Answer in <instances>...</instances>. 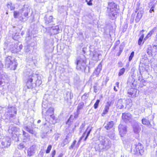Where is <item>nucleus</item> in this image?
I'll return each mask as SVG.
<instances>
[{"mask_svg": "<svg viewBox=\"0 0 157 157\" xmlns=\"http://www.w3.org/2000/svg\"><path fill=\"white\" fill-rule=\"evenodd\" d=\"M18 148L20 149H22L25 147V143H21L18 145Z\"/></svg>", "mask_w": 157, "mask_h": 157, "instance_id": "nucleus-37", "label": "nucleus"}, {"mask_svg": "<svg viewBox=\"0 0 157 157\" xmlns=\"http://www.w3.org/2000/svg\"><path fill=\"white\" fill-rule=\"evenodd\" d=\"M63 155V154L61 153L58 156V157H62Z\"/></svg>", "mask_w": 157, "mask_h": 157, "instance_id": "nucleus-63", "label": "nucleus"}, {"mask_svg": "<svg viewBox=\"0 0 157 157\" xmlns=\"http://www.w3.org/2000/svg\"><path fill=\"white\" fill-rule=\"evenodd\" d=\"M86 131H87V130L85 131V132H84V133H83L82 136L80 138L78 141V142H80L82 140V138L85 136V135L86 134Z\"/></svg>", "mask_w": 157, "mask_h": 157, "instance_id": "nucleus-49", "label": "nucleus"}, {"mask_svg": "<svg viewBox=\"0 0 157 157\" xmlns=\"http://www.w3.org/2000/svg\"><path fill=\"white\" fill-rule=\"evenodd\" d=\"M114 90L116 92H117L118 91L117 89L116 88V86H114L113 88Z\"/></svg>", "mask_w": 157, "mask_h": 157, "instance_id": "nucleus-64", "label": "nucleus"}, {"mask_svg": "<svg viewBox=\"0 0 157 157\" xmlns=\"http://www.w3.org/2000/svg\"><path fill=\"white\" fill-rule=\"evenodd\" d=\"M37 77L36 75L33 74L32 73L30 74L27 78L26 86L28 89L32 88L35 87L34 84L32 83L33 80L34 78Z\"/></svg>", "mask_w": 157, "mask_h": 157, "instance_id": "nucleus-9", "label": "nucleus"}, {"mask_svg": "<svg viewBox=\"0 0 157 157\" xmlns=\"http://www.w3.org/2000/svg\"><path fill=\"white\" fill-rule=\"evenodd\" d=\"M54 109L52 108H50L46 113L45 115L46 116H49L51 117L54 119V117L53 115Z\"/></svg>", "mask_w": 157, "mask_h": 157, "instance_id": "nucleus-22", "label": "nucleus"}, {"mask_svg": "<svg viewBox=\"0 0 157 157\" xmlns=\"http://www.w3.org/2000/svg\"><path fill=\"white\" fill-rule=\"evenodd\" d=\"M100 101V100L99 99H98L96 100V101L94 103V108L95 109H96L98 107Z\"/></svg>", "mask_w": 157, "mask_h": 157, "instance_id": "nucleus-38", "label": "nucleus"}, {"mask_svg": "<svg viewBox=\"0 0 157 157\" xmlns=\"http://www.w3.org/2000/svg\"><path fill=\"white\" fill-rule=\"evenodd\" d=\"M157 4V0H150L149 3V6H155Z\"/></svg>", "mask_w": 157, "mask_h": 157, "instance_id": "nucleus-31", "label": "nucleus"}, {"mask_svg": "<svg viewBox=\"0 0 157 157\" xmlns=\"http://www.w3.org/2000/svg\"><path fill=\"white\" fill-rule=\"evenodd\" d=\"M111 146V143L110 140L104 137L102 138L99 144V147L100 149L105 151L109 149Z\"/></svg>", "mask_w": 157, "mask_h": 157, "instance_id": "nucleus-5", "label": "nucleus"}, {"mask_svg": "<svg viewBox=\"0 0 157 157\" xmlns=\"http://www.w3.org/2000/svg\"><path fill=\"white\" fill-rule=\"evenodd\" d=\"M23 46L22 44L20 45L19 46V48L20 50H21Z\"/></svg>", "mask_w": 157, "mask_h": 157, "instance_id": "nucleus-62", "label": "nucleus"}, {"mask_svg": "<svg viewBox=\"0 0 157 157\" xmlns=\"http://www.w3.org/2000/svg\"><path fill=\"white\" fill-rule=\"evenodd\" d=\"M141 121L143 124L147 125L149 128L151 127V125L148 120L144 118L142 119Z\"/></svg>", "mask_w": 157, "mask_h": 157, "instance_id": "nucleus-23", "label": "nucleus"}, {"mask_svg": "<svg viewBox=\"0 0 157 157\" xmlns=\"http://www.w3.org/2000/svg\"><path fill=\"white\" fill-rule=\"evenodd\" d=\"M88 94L85 93L82 97V99L83 100H85L86 99L88 98Z\"/></svg>", "mask_w": 157, "mask_h": 157, "instance_id": "nucleus-42", "label": "nucleus"}, {"mask_svg": "<svg viewBox=\"0 0 157 157\" xmlns=\"http://www.w3.org/2000/svg\"><path fill=\"white\" fill-rule=\"evenodd\" d=\"M124 47V46L123 44H121L119 48V50L123 51Z\"/></svg>", "mask_w": 157, "mask_h": 157, "instance_id": "nucleus-54", "label": "nucleus"}, {"mask_svg": "<svg viewBox=\"0 0 157 157\" xmlns=\"http://www.w3.org/2000/svg\"><path fill=\"white\" fill-rule=\"evenodd\" d=\"M118 64L119 67H121L123 66V64L121 61L119 62Z\"/></svg>", "mask_w": 157, "mask_h": 157, "instance_id": "nucleus-55", "label": "nucleus"}, {"mask_svg": "<svg viewBox=\"0 0 157 157\" xmlns=\"http://www.w3.org/2000/svg\"><path fill=\"white\" fill-rule=\"evenodd\" d=\"M134 146L135 147L133 149L132 147L131 148V150H133L134 152V154L137 155H143L144 150L142 145L141 143H138V144H135Z\"/></svg>", "mask_w": 157, "mask_h": 157, "instance_id": "nucleus-6", "label": "nucleus"}, {"mask_svg": "<svg viewBox=\"0 0 157 157\" xmlns=\"http://www.w3.org/2000/svg\"><path fill=\"white\" fill-rule=\"evenodd\" d=\"M76 65V69L78 70L84 71L85 72L86 65L85 57L83 56L82 57H78L77 58L75 61Z\"/></svg>", "mask_w": 157, "mask_h": 157, "instance_id": "nucleus-4", "label": "nucleus"}, {"mask_svg": "<svg viewBox=\"0 0 157 157\" xmlns=\"http://www.w3.org/2000/svg\"><path fill=\"white\" fill-rule=\"evenodd\" d=\"M151 6V8L149 10V12L151 13H152V12H154V8L155 6Z\"/></svg>", "mask_w": 157, "mask_h": 157, "instance_id": "nucleus-47", "label": "nucleus"}, {"mask_svg": "<svg viewBox=\"0 0 157 157\" xmlns=\"http://www.w3.org/2000/svg\"><path fill=\"white\" fill-rule=\"evenodd\" d=\"M45 32L50 33V35L56 34L59 33V29L58 26H52L50 28H45Z\"/></svg>", "mask_w": 157, "mask_h": 157, "instance_id": "nucleus-10", "label": "nucleus"}, {"mask_svg": "<svg viewBox=\"0 0 157 157\" xmlns=\"http://www.w3.org/2000/svg\"><path fill=\"white\" fill-rule=\"evenodd\" d=\"M35 1L37 2H43L44 0H35Z\"/></svg>", "mask_w": 157, "mask_h": 157, "instance_id": "nucleus-57", "label": "nucleus"}, {"mask_svg": "<svg viewBox=\"0 0 157 157\" xmlns=\"http://www.w3.org/2000/svg\"><path fill=\"white\" fill-rule=\"evenodd\" d=\"M56 151L55 150H54L52 152V157H54L56 155Z\"/></svg>", "mask_w": 157, "mask_h": 157, "instance_id": "nucleus-53", "label": "nucleus"}, {"mask_svg": "<svg viewBox=\"0 0 157 157\" xmlns=\"http://www.w3.org/2000/svg\"><path fill=\"white\" fill-rule=\"evenodd\" d=\"M88 128H89V127H88L86 129V130H87V131L86 132V133L87 132V134H86V136L85 138L84 141H86L87 139L88 136H89V135L91 131V130H92L91 129L92 128V127L90 129L88 130Z\"/></svg>", "mask_w": 157, "mask_h": 157, "instance_id": "nucleus-33", "label": "nucleus"}, {"mask_svg": "<svg viewBox=\"0 0 157 157\" xmlns=\"http://www.w3.org/2000/svg\"><path fill=\"white\" fill-rule=\"evenodd\" d=\"M120 43V40H118L116 41L115 45H116V46H117Z\"/></svg>", "mask_w": 157, "mask_h": 157, "instance_id": "nucleus-56", "label": "nucleus"}, {"mask_svg": "<svg viewBox=\"0 0 157 157\" xmlns=\"http://www.w3.org/2000/svg\"><path fill=\"white\" fill-rule=\"evenodd\" d=\"M17 35H14L13 36V39H14V40H17Z\"/></svg>", "mask_w": 157, "mask_h": 157, "instance_id": "nucleus-60", "label": "nucleus"}, {"mask_svg": "<svg viewBox=\"0 0 157 157\" xmlns=\"http://www.w3.org/2000/svg\"><path fill=\"white\" fill-rule=\"evenodd\" d=\"M139 8V7L138 6V7H137L136 9L135 12L133 13L132 14L130 19L131 22H133L134 21L135 17L136 16V13L138 10Z\"/></svg>", "mask_w": 157, "mask_h": 157, "instance_id": "nucleus-27", "label": "nucleus"}, {"mask_svg": "<svg viewBox=\"0 0 157 157\" xmlns=\"http://www.w3.org/2000/svg\"><path fill=\"white\" fill-rule=\"evenodd\" d=\"M76 142V141L75 140L74 141H73V143H72L71 145L69 147V149H72L73 148V147H74L75 145V144Z\"/></svg>", "mask_w": 157, "mask_h": 157, "instance_id": "nucleus-43", "label": "nucleus"}, {"mask_svg": "<svg viewBox=\"0 0 157 157\" xmlns=\"http://www.w3.org/2000/svg\"><path fill=\"white\" fill-rule=\"evenodd\" d=\"M118 8L117 5L113 2L108 3L107 12L111 19L113 20L117 17L119 13Z\"/></svg>", "mask_w": 157, "mask_h": 157, "instance_id": "nucleus-1", "label": "nucleus"}, {"mask_svg": "<svg viewBox=\"0 0 157 157\" xmlns=\"http://www.w3.org/2000/svg\"><path fill=\"white\" fill-rule=\"evenodd\" d=\"M143 14L142 11H139L135 19V22L136 23L138 22L141 19Z\"/></svg>", "mask_w": 157, "mask_h": 157, "instance_id": "nucleus-24", "label": "nucleus"}, {"mask_svg": "<svg viewBox=\"0 0 157 157\" xmlns=\"http://www.w3.org/2000/svg\"><path fill=\"white\" fill-rule=\"evenodd\" d=\"M42 83V81L38 79L36 80V83L34 84L35 86H39Z\"/></svg>", "mask_w": 157, "mask_h": 157, "instance_id": "nucleus-36", "label": "nucleus"}, {"mask_svg": "<svg viewBox=\"0 0 157 157\" xmlns=\"http://www.w3.org/2000/svg\"><path fill=\"white\" fill-rule=\"evenodd\" d=\"M84 106V103L83 102L79 103L78 105L77 110L78 111L82 109Z\"/></svg>", "mask_w": 157, "mask_h": 157, "instance_id": "nucleus-30", "label": "nucleus"}, {"mask_svg": "<svg viewBox=\"0 0 157 157\" xmlns=\"http://www.w3.org/2000/svg\"><path fill=\"white\" fill-rule=\"evenodd\" d=\"M142 126V125L138 122H135L133 125V129L134 132L138 133L140 131V126Z\"/></svg>", "mask_w": 157, "mask_h": 157, "instance_id": "nucleus-16", "label": "nucleus"}, {"mask_svg": "<svg viewBox=\"0 0 157 157\" xmlns=\"http://www.w3.org/2000/svg\"><path fill=\"white\" fill-rule=\"evenodd\" d=\"M11 142V139L6 137L2 141H0V147L2 148L9 147L10 145Z\"/></svg>", "mask_w": 157, "mask_h": 157, "instance_id": "nucleus-11", "label": "nucleus"}, {"mask_svg": "<svg viewBox=\"0 0 157 157\" xmlns=\"http://www.w3.org/2000/svg\"><path fill=\"white\" fill-rule=\"evenodd\" d=\"M144 34L143 33H142L141 35L140 36V37L139 38L138 41V44L139 45H140L141 44V43L142 42L143 39H144Z\"/></svg>", "mask_w": 157, "mask_h": 157, "instance_id": "nucleus-32", "label": "nucleus"}, {"mask_svg": "<svg viewBox=\"0 0 157 157\" xmlns=\"http://www.w3.org/2000/svg\"><path fill=\"white\" fill-rule=\"evenodd\" d=\"M118 129L119 133L121 137H123L127 132V127L121 124L119 125Z\"/></svg>", "mask_w": 157, "mask_h": 157, "instance_id": "nucleus-15", "label": "nucleus"}, {"mask_svg": "<svg viewBox=\"0 0 157 157\" xmlns=\"http://www.w3.org/2000/svg\"><path fill=\"white\" fill-rule=\"evenodd\" d=\"M80 111H78L77 110V112L76 113H75V115L74 116V118L75 119H77L78 118V115L79 114Z\"/></svg>", "mask_w": 157, "mask_h": 157, "instance_id": "nucleus-45", "label": "nucleus"}, {"mask_svg": "<svg viewBox=\"0 0 157 157\" xmlns=\"http://www.w3.org/2000/svg\"><path fill=\"white\" fill-rule=\"evenodd\" d=\"M8 114L10 116V117H13L15 116V114L17 113V110L16 107L14 106L10 107L9 106Z\"/></svg>", "mask_w": 157, "mask_h": 157, "instance_id": "nucleus-13", "label": "nucleus"}, {"mask_svg": "<svg viewBox=\"0 0 157 157\" xmlns=\"http://www.w3.org/2000/svg\"><path fill=\"white\" fill-rule=\"evenodd\" d=\"M18 128H17L13 124L10 125L9 127L8 131L10 133H12V132H16L17 131Z\"/></svg>", "mask_w": 157, "mask_h": 157, "instance_id": "nucleus-26", "label": "nucleus"}, {"mask_svg": "<svg viewBox=\"0 0 157 157\" xmlns=\"http://www.w3.org/2000/svg\"><path fill=\"white\" fill-rule=\"evenodd\" d=\"M23 135L26 138H29V135L26 132L24 131H23Z\"/></svg>", "mask_w": 157, "mask_h": 157, "instance_id": "nucleus-40", "label": "nucleus"}, {"mask_svg": "<svg viewBox=\"0 0 157 157\" xmlns=\"http://www.w3.org/2000/svg\"><path fill=\"white\" fill-rule=\"evenodd\" d=\"M15 59L10 56L5 58V64L6 67L10 69L15 70L17 66V63Z\"/></svg>", "mask_w": 157, "mask_h": 157, "instance_id": "nucleus-3", "label": "nucleus"}, {"mask_svg": "<svg viewBox=\"0 0 157 157\" xmlns=\"http://www.w3.org/2000/svg\"><path fill=\"white\" fill-rule=\"evenodd\" d=\"M131 100L128 99H119L117 103L116 106L117 108L121 109L123 108L125 106V108H126L127 105L130 102Z\"/></svg>", "mask_w": 157, "mask_h": 157, "instance_id": "nucleus-7", "label": "nucleus"}, {"mask_svg": "<svg viewBox=\"0 0 157 157\" xmlns=\"http://www.w3.org/2000/svg\"><path fill=\"white\" fill-rule=\"evenodd\" d=\"M59 137V136L58 135H56L55 137V140H57L58 139V137Z\"/></svg>", "mask_w": 157, "mask_h": 157, "instance_id": "nucleus-58", "label": "nucleus"}, {"mask_svg": "<svg viewBox=\"0 0 157 157\" xmlns=\"http://www.w3.org/2000/svg\"><path fill=\"white\" fill-rule=\"evenodd\" d=\"M122 51L121 50H119V52H118L117 54V56H119L121 54V53L122 52Z\"/></svg>", "mask_w": 157, "mask_h": 157, "instance_id": "nucleus-59", "label": "nucleus"}, {"mask_svg": "<svg viewBox=\"0 0 157 157\" xmlns=\"http://www.w3.org/2000/svg\"><path fill=\"white\" fill-rule=\"evenodd\" d=\"M119 82H117L116 83H115V85L118 88H119Z\"/></svg>", "mask_w": 157, "mask_h": 157, "instance_id": "nucleus-61", "label": "nucleus"}, {"mask_svg": "<svg viewBox=\"0 0 157 157\" xmlns=\"http://www.w3.org/2000/svg\"><path fill=\"white\" fill-rule=\"evenodd\" d=\"M113 125V122L111 121L109 122L105 126V128L107 130H109L112 128Z\"/></svg>", "mask_w": 157, "mask_h": 157, "instance_id": "nucleus-29", "label": "nucleus"}, {"mask_svg": "<svg viewBox=\"0 0 157 157\" xmlns=\"http://www.w3.org/2000/svg\"><path fill=\"white\" fill-rule=\"evenodd\" d=\"M53 17L52 16L46 15L44 17L45 21V23L46 25H48L51 23L53 22Z\"/></svg>", "mask_w": 157, "mask_h": 157, "instance_id": "nucleus-20", "label": "nucleus"}, {"mask_svg": "<svg viewBox=\"0 0 157 157\" xmlns=\"http://www.w3.org/2000/svg\"><path fill=\"white\" fill-rule=\"evenodd\" d=\"M125 71V69L124 68H123L121 69L119 71L118 74V75L119 76H120L123 75Z\"/></svg>", "mask_w": 157, "mask_h": 157, "instance_id": "nucleus-35", "label": "nucleus"}, {"mask_svg": "<svg viewBox=\"0 0 157 157\" xmlns=\"http://www.w3.org/2000/svg\"><path fill=\"white\" fill-rule=\"evenodd\" d=\"M93 1V0H90L89 1H88L87 0H86V2H87L88 5L89 6H91L92 5V2Z\"/></svg>", "mask_w": 157, "mask_h": 157, "instance_id": "nucleus-50", "label": "nucleus"}, {"mask_svg": "<svg viewBox=\"0 0 157 157\" xmlns=\"http://www.w3.org/2000/svg\"><path fill=\"white\" fill-rule=\"evenodd\" d=\"M33 47L29 44H28L25 47L24 52L26 54H30L32 52V48Z\"/></svg>", "mask_w": 157, "mask_h": 157, "instance_id": "nucleus-21", "label": "nucleus"}, {"mask_svg": "<svg viewBox=\"0 0 157 157\" xmlns=\"http://www.w3.org/2000/svg\"><path fill=\"white\" fill-rule=\"evenodd\" d=\"M132 115L130 113H124L122 114V119L126 123L129 122L130 120L131 119Z\"/></svg>", "mask_w": 157, "mask_h": 157, "instance_id": "nucleus-14", "label": "nucleus"}, {"mask_svg": "<svg viewBox=\"0 0 157 157\" xmlns=\"http://www.w3.org/2000/svg\"><path fill=\"white\" fill-rule=\"evenodd\" d=\"M31 121L29 123H28L27 125L24 127V129L29 133L34 135L36 136L37 134V132L36 131L35 128H33V121Z\"/></svg>", "mask_w": 157, "mask_h": 157, "instance_id": "nucleus-8", "label": "nucleus"}, {"mask_svg": "<svg viewBox=\"0 0 157 157\" xmlns=\"http://www.w3.org/2000/svg\"><path fill=\"white\" fill-rule=\"evenodd\" d=\"M52 148V146L51 145H49L46 151V153H48L50 152Z\"/></svg>", "mask_w": 157, "mask_h": 157, "instance_id": "nucleus-41", "label": "nucleus"}, {"mask_svg": "<svg viewBox=\"0 0 157 157\" xmlns=\"http://www.w3.org/2000/svg\"><path fill=\"white\" fill-rule=\"evenodd\" d=\"M85 126V124H82L80 126L79 128V132L81 133L82 132V130L84 128Z\"/></svg>", "mask_w": 157, "mask_h": 157, "instance_id": "nucleus-44", "label": "nucleus"}, {"mask_svg": "<svg viewBox=\"0 0 157 157\" xmlns=\"http://www.w3.org/2000/svg\"><path fill=\"white\" fill-rule=\"evenodd\" d=\"M98 85V84L97 83H95L94 85V92L95 93L97 92V89L98 87L97 86Z\"/></svg>", "mask_w": 157, "mask_h": 157, "instance_id": "nucleus-48", "label": "nucleus"}, {"mask_svg": "<svg viewBox=\"0 0 157 157\" xmlns=\"http://www.w3.org/2000/svg\"><path fill=\"white\" fill-rule=\"evenodd\" d=\"M134 52L133 51L130 54V56L129 57L128 61L129 62H130L132 60L133 57H134Z\"/></svg>", "mask_w": 157, "mask_h": 157, "instance_id": "nucleus-39", "label": "nucleus"}, {"mask_svg": "<svg viewBox=\"0 0 157 157\" xmlns=\"http://www.w3.org/2000/svg\"><path fill=\"white\" fill-rule=\"evenodd\" d=\"M102 69V65L101 62L100 63L98 66L96 67L93 73V76L98 77Z\"/></svg>", "mask_w": 157, "mask_h": 157, "instance_id": "nucleus-17", "label": "nucleus"}, {"mask_svg": "<svg viewBox=\"0 0 157 157\" xmlns=\"http://www.w3.org/2000/svg\"><path fill=\"white\" fill-rule=\"evenodd\" d=\"M69 142V141L67 140V137H66L63 141V144L64 145L67 144Z\"/></svg>", "mask_w": 157, "mask_h": 157, "instance_id": "nucleus-51", "label": "nucleus"}, {"mask_svg": "<svg viewBox=\"0 0 157 157\" xmlns=\"http://www.w3.org/2000/svg\"><path fill=\"white\" fill-rule=\"evenodd\" d=\"M109 80V78L107 76H106L105 77V81H104L105 85H106L107 84V82H108V81Z\"/></svg>", "mask_w": 157, "mask_h": 157, "instance_id": "nucleus-52", "label": "nucleus"}, {"mask_svg": "<svg viewBox=\"0 0 157 157\" xmlns=\"http://www.w3.org/2000/svg\"><path fill=\"white\" fill-rule=\"evenodd\" d=\"M7 6L8 9H10L11 10H13L15 8V6L12 3H8Z\"/></svg>", "mask_w": 157, "mask_h": 157, "instance_id": "nucleus-34", "label": "nucleus"}, {"mask_svg": "<svg viewBox=\"0 0 157 157\" xmlns=\"http://www.w3.org/2000/svg\"><path fill=\"white\" fill-rule=\"evenodd\" d=\"M29 12L30 9H29L27 7L24 6V8L20 10L19 12L14 11L13 16L14 18H17L20 16V13H21V16L23 15L24 17H23V16H20L19 17V19L20 21H25L27 20L29 17L28 13Z\"/></svg>", "mask_w": 157, "mask_h": 157, "instance_id": "nucleus-2", "label": "nucleus"}, {"mask_svg": "<svg viewBox=\"0 0 157 157\" xmlns=\"http://www.w3.org/2000/svg\"><path fill=\"white\" fill-rule=\"evenodd\" d=\"M111 104L112 102L110 101H108L106 103L104 109L101 114L102 116H104V115L108 113L109 109V107L111 106Z\"/></svg>", "mask_w": 157, "mask_h": 157, "instance_id": "nucleus-18", "label": "nucleus"}, {"mask_svg": "<svg viewBox=\"0 0 157 157\" xmlns=\"http://www.w3.org/2000/svg\"><path fill=\"white\" fill-rule=\"evenodd\" d=\"M136 89L134 88H131L129 89L128 91V96L129 97H134L136 96Z\"/></svg>", "mask_w": 157, "mask_h": 157, "instance_id": "nucleus-19", "label": "nucleus"}, {"mask_svg": "<svg viewBox=\"0 0 157 157\" xmlns=\"http://www.w3.org/2000/svg\"><path fill=\"white\" fill-rule=\"evenodd\" d=\"M36 151V146L33 145L28 148L27 151V156L31 157L34 155Z\"/></svg>", "mask_w": 157, "mask_h": 157, "instance_id": "nucleus-12", "label": "nucleus"}, {"mask_svg": "<svg viewBox=\"0 0 157 157\" xmlns=\"http://www.w3.org/2000/svg\"><path fill=\"white\" fill-rule=\"evenodd\" d=\"M151 48H150V49L148 48L147 50V52L149 55H152V51L151 50Z\"/></svg>", "mask_w": 157, "mask_h": 157, "instance_id": "nucleus-46", "label": "nucleus"}, {"mask_svg": "<svg viewBox=\"0 0 157 157\" xmlns=\"http://www.w3.org/2000/svg\"><path fill=\"white\" fill-rule=\"evenodd\" d=\"M157 29V27H154L150 32L149 33L147 34V36L145 37L144 38V40H146L147 39L149 38V37L151 36L156 31V30Z\"/></svg>", "mask_w": 157, "mask_h": 157, "instance_id": "nucleus-25", "label": "nucleus"}, {"mask_svg": "<svg viewBox=\"0 0 157 157\" xmlns=\"http://www.w3.org/2000/svg\"><path fill=\"white\" fill-rule=\"evenodd\" d=\"M74 118V116L73 115H71L68 119L67 121L66 122V124H68L69 126L73 122V120Z\"/></svg>", "mask_w": 157, "mask_h": 157, "instance_id": "nucleus-28", "label": "nucleus"}]
</instances>
